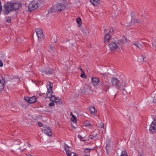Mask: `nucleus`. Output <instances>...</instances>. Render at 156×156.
Here are the masks:
<instances>
[{"label":"nucleus","mask_w":156,"mask_h":156,"mask_svg":"<svg viewBox=\"0 0 156 156\" xmlns=\"http://www.w3.org/2000/svg\"><path fill=\"white\" fill-rule=\"evenodd\" d=\"M14 10L13 7V3H7L4 5V12L6 14H8L9 12Z\"/></svg>","instance_id":"obj_7"},{"label":"nucleus","mask_w":156,"mask_h":156,"mask_svg":"<svg viewBox=\"0 0 156 156\" xmlns=\"http://www.w3.org/2000/svg\"><path fill=\"white\" fill-rule=\"evenodd\" d=\"M38 124L39 125V126L40 127L42 126H43L41 122H38Z\"/></svg>","instance_id":"obj_42"},{"label":"nucleus","mask_w":156,"mask_h":156,"mask_svg":"<svg viewBox=\"0 0 156 156\" xmlns=\"http://www.w3.org/2000/svg\"><path fill=\"white\" fill-rule=\"evenodd\" d=\"M90 113L94 115H97V111L95 109V108L94 106H91L90 108Z\"/></svg>","instance_id":"obj_19"},{"label":"nucleus","mask_w":156,"mask_h":156,"mask_svg":"<svg viewBox=\"0 0 156 156\" xmlns=\"http://www.w3.org/2000/svg\"><path fill=\"white\" fill-rule=\"evenodd\" d=\"M113 9H115V7L116 6V5H113Z\"/></svg>","instance_id":"obj_49"},{"label":"nucleus","mask_w":156,"mask_h":156,"mask_svg":"<svg viewBox=\"0 0 156 156\" xmlns=\"http://www.w3.org/2000/svg\"><path fill=\"white\" fill-rule=\"evenodd\" d=\"M120 156H128L125 150H123L121 153Z\"/></svg>","instance_id":"obj_28"},{"label":"nucleus","mask_w":156,"mask_h":156,"mask_svg":"<svg viewBox=\"0 0 156 156\" xmlns=\"http://www.w3.org/2000/svg\"><path fill=\"white\" fill-rule=\"evenodd\" d=\"M105 35L104 36V41L105 43H110L115 38H112L111 35L110 33L108 31V30H105Z\"/></svg>","instance_id":"obj_6"},{"label":"nucleus","mask_w":156,"mask_h":156,"mask_svg":"<svg viewBox=\"0 0 156 156\" xmlns=\"http://www.w3.org/2000/svg\"><path fill=\"white\" fill-rule=\"evenodd\" d=\"M142 43L141 41H138L134 42L133 44L136 48H142Z\"/></svg>","instance_id":"obj_13"},{"label":"nucleus","mask_w":156,"mask_h":156,"mask_svg":"<svg viewBox=\"0 0 156 156\" xmlns=\"http://www.w3.org/2000/svg\"><path fill=\"white\" fill-rule=\"evenodd\" d=\"M126 42V39L125 37H122L121 39L119 40V43L120 46Z\"/></svg>","instance_id":"obj_17"},{"label":"nucleus","mask_w":156,"mask_h":156,"mask_svg":"<svg viewBox=\"0 0 156 156\" xmlns=\"http://www.w3.org/2000/svg\"><path fill=\"white\" fill-rule=\"evenodd\" d=\"M152 45L153 48L156 50V40H154L152 41Z\"/></svg>","instance_id":"obj_26"},{"label":"nucleus","mask_w":156,"mask_h":156,"mask_svg":"<svg viewBox=\"0 0 156 156\" xmlns=\"http://www.w3.org/2000/svg\"><path fill=\"white\" fill-rule=\"evenodd\" d=\"M14 144H19V143H18V144L17 143H16V141H15L14 142Z\"/></svg>","instance_id":"obj_47"},{"label":"nucleus","mask_w":156,"mask_h":156,"mask_svg":"<svg viewBox=\"0 0 156 156\" xmlns=\"http://www.w3.org/2000/svg\"><path fill=\"white\" fill-rule=\"evenodd\" d=\"M3 66V63L1 61V67H2Z\"/></svg>","instance_id":"obj_45"},{"label":"nucleus","mask_w":156,"mask_h":156,"mask_svg":"<svg viewBox=\"0 0 156 156\" xmlns=\"http://www.w3.org/2000/svg\"><path fill=\"white\" fill-rule=\"evenodd\" d=\"M153 95L152 94V97L153 98V102L155 103H156V94L155 95L154 97H153Z\"/></svg>","instance_id":"obj_32"},{"label":"nucleus","mask_w":156,"mask_h":156,"mask_svg":"<svg viewBox=\"0 0 156 156\" xmlns=\"http://www.w3.org/2000/svg\"><path fill=\"white\" fill-rule=\"evenodd\" d=\"M27 156H32L30 154H28Z\"/></svg>","instance_id":"obj_51"},{"label":"nucleus","mask_w":156,"mask_h":156,"mask_svg":"<svg viewBox=\"0 0 156 156\" xmlns=\"http://www.w3.org/2000/svg\"><path fill=\"white\" fill-rule=\"evenodd\" d=\"M82 32H83L84 34H86V30L84 28H83L82 29Z\"/></svg>","instance_id":"obj_35"},{"label":"nucleus","mask_w":156,"mask_h":156,"mask_svg":"<svg viewBox=\"0 0 156 156\" xmlns=\"http://www.w3.org/2000/svg\"><path fill=\"white\" fill-rule=\"evenodd\" d=\"M92 126V124L89 121H87L85 122V126L86 127H91Z\"/></svg>","instance_id":"obj_24"},{"label":"nucleus","mask_w":156,"mask_h":156,"mask_svg":"<svg viewBox=\"0 0 156 156\" xmlns=\"http://www.w3.org/2000/svg\"><path fill=\"white\" fill-rule=\"evenodd\" d=\"M65 5L63 4H58L54 5L52 8L49 9L48 14L53 13L56 12H59L65 9Z\"/></svg>","instance_id":"obj_3"},{"label":"nucleus","mask_w":156,"mask_h":156,"mask_svg":"<svg viewBox=\"0 0 156 156\" xmlns=\"http://www.w3.org/2000/svg\"><path fill=\"white\" fill-rule=\"evenodd\" d=\"M63 148L66 151L67 155L69 154L71 152L70 150L71 148L69 147L67 144H65Z\"/></svg>","instance_id":"obj_18"},{"label":"nucleus","mask_w":156,"mask_h":156,"mask_svg":"<svg viewBox=\"0 0 156 156\" xmlns=\"http://www.w3.org/2000/svg\"><path fill=\"white\" fill-rule=\"evenodd\" d=\"M99 127H100L101 128H103V127H104V124L103 123L101 122L100 124V125H99Z\"/></svg>","instance_id":"obj_36"},{"label":"nucleus","mask_w":156,"mask_h":156,"mask_svg":"<svg viewBox=\"0 0 156 156\" xmlns=\"http://www.w3.org/2000/svg\"><path fill=\"white\" fill-rule=\"evenodd\" d=\"M42 75H44L45 74H50L52 73V71L51 70H49L48 69H40V70Z\"/></svg>","instance_id":"obj_14"},{"label":"nucleus","mask_w":156,"mask_h":156,"mask_svg":"<svg viewBox=\"0 0 156 156\" xmlns=\"http://www.w3.org/2000/svg\"><path fill=\"white\" fill-rule=\"evenodd\" d=\"M53 86V84L50 82H48L47 83L46 87L47 91L46 93V95L47 97L49 98L51 101L57 103L60 101V98L52 95Z\"/></svg>","instance_id":"obj_1"},{"label":"nucleus","mask_w":156,"mask_h":156,"mask_svg":"<svg viewBox=\"0 0 156 156\" xmlns=\"http://www.w3.org/2000/svg\"><path fill=\"white\" fill-rule=\"evenodd\" d=\"M68 155V156H77L76 153L73 152H71Z\"/></svg>","instance_id":"obj_29"},{"label":"nucleus","mask_w":156,"mask_h":156,"mask_svg":"<svg viewBox=\"0 0 156 156\" xmlns=\"http://www.w3.org/2000/svg\"><path fill=\"white\" fill-rule=\"evenodd\" d=\"M80 69L82 71H83V70L82 69H81V67H80Z\"/></svg>","instance_id":"obj_52"},{"label":"nucleus","mask_w":156,"mask_h":156,"mask_svg":"<svg viewBox=\"0 0 156 156\" xmlns=\"http://www.w3.org/2000/svg\"><path fill=\"white\" fill-rule=\"evenodd\" d=\"M108 46L111 51L116 50L120 46L119 43V40L117 38H115L114 40L109 43Z\"/></svg>","instance_id":"obj_4"},{"label":"nucleus","mask_w":156,"mask_h":156,"mask_svg":"<svg viewBox=\"0 0 156 156\" xmlns=\"http://www.w3.org/2000/svg\"><path fill=\"white\" fill-rule=\"evenodd\" d=\"M6 22L8 23H9L11 21L10 18L9 17H7L6 18Z\"/></svg>","instance_id":"obj_33"},{"label":"nucleus","mask_w":156,"mask_h":156,"mask_svg":"<svg viewBox=\"0 0 156 156\" xmlns=\"http://www.w3.org/2000/svg\"><path fill=\"white\" fill-rule=\"evenodd\" d=\"M109 146L108 144H107L106 146V149L107 151H108V150H109Z\"/></svg>","instance_id":"obj_37"},{"label":"nucleus","mask_w":156,"mask_h":156,"mask_svg":"<svg viewBox=\"0 0 156 156\" xmlns=\"http://www.w3.org/2000/svg\"><path fill=\"white\" fill-rule=\"evenodd\" d=\"M90 149L88 148H86L85 150V152H89L90 151Z\"/></svg>","instance_id":"obj_39"},{"label":"nucleus","mask_w":156,"mask_h":156,"mask_svg":"<svg viewBox=\"0 0 156 156\" xmlns=\"http://www.w3.org/2000/svg\"><path fill=\"white\" fill-rule=\"evenodd\" d=\"M39 7V3L37 0H34L31 2L29 4L28 10L30 12H32L37 9Z\"/></svg>","instance_id":"obj_5"},{"label":"nucleus","mask_w":156,"mask_h":156,"mask_svg":"<svg viewBox=\"0 0 156 156\" xmlns=\"http://www.w3.org/2000/svg\"><path fill=\"white\" fill-rule=\"evenodd\" d=\"M88 138L89 139H92L94 138V137L93 136L90 135L89 136Z\"/></svg>","instance_id":"obj_41"},{"label":"nucleus","mask_w":156,"mask_h":156,"mask_svg":"<svg viewBox=\"0 0 156 156\" xmlns=\"http://www.w3.org/2000/svg\"><path fill=\"white\" fill-rule=\"evenodd\" d=\"M104 87L107 88H109L110 87V84L108 81H106L103 84Z\"/></svg>","instance_id":"obj_25"},{"label":"nucleus","mask_w":156,"mask_h":156,"mask_svg":"<svg viewBox=\"0 0 156 156\" xmlns=\"http://www.w3.org/2000/svg\"><path fill=\"white\" fill-rule=\"evenodd\" d=\"M154 116H156V110L154 112Z\"/></svg>","instance_id":"obj_46"},{"label":"nucleus","mask_w":156,"mask_h":156,"mask_svg":"<svg viewBox=\"0 0 156 156\" xmlns=\"http://www.w3.org/2000/svg\"><path fill=\"white\" fill-rule=\"evenodd\" d=\"M70 115L72 116V117L71 118V121L74 123H76L77 122L76 118L71 113H70Z\"/></svg>","instance_id":"obj_21"},{"label":"nucleus","mask_w":156,"mask_h":156,"mask_svg":"<svg viewBox=\"0 0 156 156\" xmlns=\"http://www.w3.org/2000/svg\"><path fill=\"white\" fill-rule=\"evenodd\" d=\"M48 51L51 53H52L54 51L53 47L52 45H50L49 46Z\"/></svg>","instance_id":"obj_27"},{"label":"nucleus","mask_w":156,"mask_h":156,"mask_svg":"<svg viewBox=\"0 0 156 156\" xmlns=\"http://www.w3.org/2000/svg\"><path fill=\"white\" fill-rule=\"evenodd\" d=\"M130 146L131 147H133V145H131V144H130Z\"/></svg>","instance_id":"obj_50"},{"label":"nucleus","mask_w":156,"mask_h":156,"mask_svg":"<svg viewBox=\"0 0 156 156\" xmlns=\"http://www.w3.org/2000/svg\"><path fill=\"white\" fill-rule=\"evenodd\" d=\"M54 105V104L53 102H51L49 104V105L50 106H53Z\"/></svg>","instance_id":"obj_38"},{"label":"nucleus","mask_w":156,"mask_h":156,"mask_svg":"<svg viewBox=\"0 0 156 156\" xmlns=\"http://www.w3.org/2000/svg\"><path fill=\"white\" fill-rule=\"evenodd\" d=\"M86 91V90L85 89L84 90L83 89L81 90V92L83 93H85Z\"/></svg>","instance_id":"obj_43"},{"label":"nucleus","mask_w":156,"mask_h":156,"mask_svg":"<svg viewBox=\"0 0 156 156\" xmlns=\"http://www.w3.org/2000/svg\"><path fill=\"white\" fill-rule=\"evenodd\" d=\"M1 55H2V56H1V57H2V58H3V59L4 61L5 59L6 56V55H5L4 53H1Z\"/></svg>","instance_id":"obj_31"},{"label":"nucleus","mask_w":156,"mask_h":156,"mask_svg":"<svg viewBox=\"0 0 156 156\" xmlns=\"http://www.w3.org/2000/svg\"><path fill=\"white\" fill-rule=\"evenodd\" d=\"M80 76L81 77L83 78H84L86 77V75L84 73L82 74Z\"/></svg>","instance_id":"obj_40"},{"label":"nucleus","mask_w":156,"mask_h":156,"mask_svg":"<svg viewBox=\"0 0 156 156\" xmlns=\"http://www.w3.org/2000/svg\"><path fill=\"white\" fill-rule=\"evenodd\" d=\"M78 137L80 139V141H86V140H84L83 139V137L82 136H81L80 135H78Z\"/></svg>","instance_id":"obj_30"},{"label":"nucleus","mask_w":156,"mask_h":156,"mask_svg":"<svg viewBox=\"0 0 156 156\" xmlns=\"http://www.w3.org/2000/svg\"><path fill=\"white\" fill-rule=\"evenodd\" d=\"M101 74L102 75L104 76V77H105L107 75V74L106 73H101Z\"/></svg>","instance_id":"obj_44"},{"label":"nucleus","mask_w":156,"mask_h":156,"mask_svg":"<svg viewBox=\"0 0 156 156\" xmlns=\"http://www.w3.org/2000/svg\"><path fill=\"white\" fill-rule=\"evenodd\" d=\"M76 22L78 24V26L79 27H80L82 25V22L81 18L80 17H79L77 18L76 20Z\"/></svg>","instance_id":"obj_22"},{"label":"nucleus","mask_w":156,"mask_h":156,"mask_svg":"<svg viewBox=\"0 0 156 156\" xmlns=\"http://www.w3.org/2000/svg\"><path fill=\"white\" fill-rule=\"evenodd\" d=\"M36 34L37 37L38 41H41L44 38V35L41 28H37L35 30Z\"/></svg>","instance_id":"obj_8"},{"label":"nucleus","mask_w":156,"mask_h":156,"mask_svg":"<svg viewBox=\"0 0 156 156\" xmlns=\"http://www.w3.org/2000/svg\"><path fill=\"white\" fill-rule=\"evenodd\" d=\"M0 8H1V10L2 9V7L1 6Z\"/></svg>","instance_id":"obj_53"},{"label":"nucleus","mask_w":156,"mask_h":156,"mask_svg":"<svg viewBox=\"0 0 156 156\" xmlns=\"http://www.w3.org/2000/svg\"><path fill=\"white\" fill-rule=\"evenodd\" d=\"M132 21H133L135 22L138 23H140L142 21L141 20L138 19L136 17H132Z\"/></svg>","instance_id":"obj_23"},{"label":"nucleus","mask_w":156,"mask_h":156,"mask_svg":"<svg viewBox=\"0 0 156 156\" xmlns=\"http://www.w3.org/2000/svg\"><path fill=\"white\" fill-rule=\"evenodd\" d=\"M42 130L48 136H51L52 135L51 130L48 127H44L42 129Z\"/></svg>","instance_id":"obj_10"},{"label":"nucleus","mask_w":156,"mask_h":156,"mask_svg":"<svg viewBox=\"0 0 156 156\" xmlns=\"http://www.w3.org/2000/svg\"><path fill=\"white\" fill-rule=\"evenodd\" d=\"M22 6L21 4L19 2H17L13 3V7L14 10H16L19 9Z\"/></svg>","instance_id":"obj_15"},{"label":"nucleus","mask_w":156,"mask_h":156,"mask_svg":"<svg viewBox=\"0 0 156 156\" xmlns=\"http://www.w3.org/2000/svg\"><path fill=\"white\" fill-rule=\"evenodd\" d=\"M149 130L151 133H156V119H154L150 125Z\"/></svg>","instance_id":"obj_9"},{"label":"nucleus","mask_w":156,"mask_h":156,"mask_svg":"<svg viewBox=\"0 0 156 156\" xmlns=\"http://www.w3.org/2000/svg\"><path fill=\"white\" fill-rule=\"evenodd\" d=\"M110 19L111 20H113V17H111L110 18Z\"/></svg>","instance_id":"obj_48"},{"label":"nucleus","mask_w":156,"mask_h":156,"mask_svg":"<svg viewBox=\"0 0 156 156\" xmlns=\"http://www.w3.org/2000/svg\"><path fill=\"white\" fill-rule=\"evenodd\" d=\"M23 148L22 147H21L20 148V150L21 151H23L25 150V149L26 147V146L25 145H24L23 146Z\"/></svg>","instance_id":"obj_34"},{"label":"nucleus","mask_w":156,"mask_h":156,"mask_svg":"<svg viewBox=\"0 0 156 156\" xmlns=\"http://www.w3.org/2000/svg\"><path fill=\"white\" fill-rule=\"evenodd\" d=\"M92 83L94 87L97 86L99 81V79L96 77L92 78Z\"/></svg>","instance_id":"obj_16"},{"label":"nucleus","mask_w":156,"mask_h":156,"mask_svg":"<svg viewBox=\"0 0 156 156\" xmlns=\"http://www.w3.org/2000/svg\"><path fill=\"white\" fill-rule=\"evenodd\" d=\"M111 82L112 86L116 89L119 90L121 89L125 90L126 85L125 81L121 82L118 78L114 77L111 79Z\"/></svg>","instance_id":"obj_2"},{"label":"nucleus","mask_w":156,"mask_h":156,"mask_svg":"<svg viewBox=\"0 0 156 156\" xmlns=\"http://www.w3.org/2000/svg\"><path fill=\"white\" fill-rule=\"evenodd\" d=\"M90 2L94 6L97 5L100 3V0H90Z\"/></svg>","instance_id":"obj_20"},{"label":"nucleus","mask_w":156,"mask_h":156,"mask_svg":"<svg viewBox=\"0 0 156 156\" xmlns=\"http://www.w3.org/2000/svg\"><path fill=\"white\" fill-rule=\"evenodd\" d=\"M6 82V76H2V80H1L0 82L1 84L2 85L1 86V90H4Z\"/></svg>","instance_id":"obj_12"},{"label":"nucleus","mask_w":156,"mask_h":156,"mask_svg":"<svg viewBox=\"0 0 156 156\" xmlns=\"http://www.w3.org/2000/svg\"><path fill=\"white\" fill-rule=\"evenodd\" d=\"M24 99L27 102L30 103H33L35 102L37 100V99L35 96L31 97H24Z\"/></svg>","instance_id":"obj_11"}]
</instances>
